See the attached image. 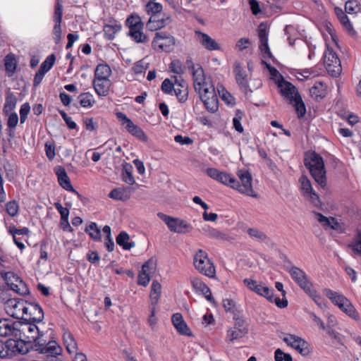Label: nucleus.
Segmentation results:
<instances>
[{"instance_id":"obj_33","label":"nucleus","mask_w":361,"mask_h":361,"mask_svg":"<svg viewBox=\"0 0 361 361\" xmlns=\"http://www.w3.org/2000/svg\"><path fill=\"white\" fill-rule=\"evenodd\" d=\"M207 111L215 113L219 109V99L216 94H212V97L204 98L201 100Z\"/></svg>"},{"instance_id":"obj_9","label":"nucleus","mask_w":361,"mask_h":361,"mask_svg":"<svg viewBox=\"0 0 361 361\" xmlns=\"http://www.w3.org/2000/svg\"><path fill=\"white\" fill-rule=\"evenodd\" d=\"M233 73L240 90L245 94H247L248 92L252 93V90L249 87L247 75L238 61H235L233 63Z\"/></svg>"},{"instance_id":"obj_38","label":"nucleus","mask_w":361,"mask_h":361,"mask_svg":"<svg viewBox=\"0 0 361 361\" xmlns=\"http://www.w3.org/2000/svg\"><path fill=\"white\" fill-rule=\"evenodd\" d=\"M25 301L23 299H10L8 300V305L12 307L14 310L22 311L23 314H27L28 307L24 305ZM26 302H27L26 301Z\"/></svg>"},{"instance_id":"obj_17","label":"nucleus","mask_w":361,"mask_h":361,"mask_svg":"<svg viewBox=\"0 0 361 361\" xmlns=\"http://www.w3.org/2000/svg\"><path fill=\"white\" fill-rule=\"evenodd\" d=\"M193 85L195 92H200L206 82L204 73L200 64L197 63V68L192 71Z\"/></svg>"},{"instance_id":"obj_49","label":"nucleus","mask_w":361,"mask_h":361,"mask_svg":"<svg viewBox=\"0 0 361 361\" xmlns=\"http://www.w3.org/2000/svg\"><path fill=\"white\" fill-rule=\"evenodd\" d=\"M137 43H145L148 41L147 36L142 32L143 23L138 15H137Z\"/></svg>"},{"instance_id":"obj_46","label":"nucleus","mask_w":361,"mask_h":361,"mask_svg":"<svg viewBox=\"0 0 361 361\" xmlns=\"http://www.w3.org/2000/svg\"><path fill=\"white\" fill-rule=\"evenodd\" d=\"M192 286L193 288L197 291L200 292L202 294H206L207 292H209V288L200 279L197 278H195L191 281Z\"/></svg>"},{"instance_id":"obj_36","label":"nucleus","mask_w":361,"mask_h":361,"mask_svg":"<svg viewBox=\"0 0 361 361\" xmlns=\"http://www.w3.org/2000/svg\"><path fill=\"white\" fill-rule=\"evenodd\" d=\"M310 92L312 97H314L317 100L323 99L325 97V88L322 82H319L310 89Z\"/></svg>"},{"instance_id":"obj_60","label":"nucleus","mask_w":361,"mask_h":361,"mask_svg":"<svg viewBox=\"0 0 361 361\" xmlns=\"http://www.w3.org/2000/svg\"><path fill=\"white\" fill-rule=\"evenodd\" d=\"M299 345H297L295 349L302 356H307L310 354L309 343L305 340H300Z\"/></svg>"},{"instance_id":"obj_58","label":"nucleus","mask_w":361,"mask_h":361,"mask_svg":"<svg viewBox=\"0 0 361 361\" xmlns=\"http://www.w3.org/2000/svg\"><path fill=\"white\" fill-rule=\"evenodd\" d=\"M156 266L154 264L152 259H148L147 262L144 263L142 267V275H145V273L151 276L155 270Z\"/></svg>"},{"instance_id":"obj_53","label":"nucleus","mask_w":361,"mask_h":361,"mask_svg":"<svg viewBox=\"0 0 361 361\" xmlns=\"http://www.w3.org/2000/svg\"><path fill=\"white\" fill-rule=\"evenodd\" d=\"M161 284L157 281H153L152 286H151V293H150V297L152 300H158L160 294H161Z\"/></svg>"},{"instance_id":"obj_4","label":"nucleus","mask_w":361,"mask_h":361,"mask_svg":"<svg viewBox=\"0 0 361 361\" xmlns=\"http://www.w3.org/2000/svg\"><path fill=\"white\" fill-rule=\"evenodd\" d=\"M45 333L41 330L36 341L32 343L30 350L38 351L40 353L47 355V357L59 355L62 353V348L54 340H48L44 338Z\"/></svg>"},{"instance_id":"obj_31","label":"nucleus","mask_w":361,"mask_h":361,"mask_svg":"<svg viewBox=\"0 0 361 361\" xmlns=\"http://www.w3.org/2000/svg\"><path fill=\"white\" fill-rule=\"evenodd\" d=\"M63 339L67 351L69 353H74L77 349V343L73 334L69 331H66L63 335Z\"/></svg>"},{"instance_id":"obj_62","label":"nucleus","mask_w":361,"mask_h":361,"mask_svg":"<svg viewBox=\"0 0 361 361\" xmlns=\"http://www.w3.org/2000/svg\"><path fill=\"white\" fill-rule=\"evenodd\" d=\"M223 306L226 312H230L234 315V313H238L235 307V302L231 299H224L223 300Z\"/></svg>"},{"instance_id":"obj_14","label":"nucleus","mask_w":361,"mask_h":361,"mask_svg":"<svg viewBox=\"0 0 361 361\" xmlns=\"http://www.w3.org/2000/svg\"><path fill=\"white\" fill-rule=\"evenodd\" d=\"M171 322L179 334L189 337L193 336L192 332L184 321L183 315L180 313L173 314L171 317Z\"/></svg>"},{"instance_id":"obj_30","label":"nucleus","mask_w":361,"mask_h":361,"mask_svg":"<svg viewBox=\"0 0 361 361\" xmlns=\"http://www.w3.org/2000/svg\"><path fill=\"white\" fill-rule=\"evenodd\" d=\"M292 104L295 109L298 117L301 118L305 116L306 114V106L299 92H297V94H295V97L293 99Z\"/></svg>"},{"instance_id":"obj_3","label":"nucleus","mask_w":361,"mask_h":361,"mask_svg":"<svg viewBox=\"0 0 361 361\" xmlns=\"http://www.w3.org/2000/svg\"><path fill=\"white\" fill-rule=\"evenodd\" d=\"M243 283L251 290L254 291L259 295L264 297L269 302H274L279 308H285L288 306V302L286 298L280 299L279 297L274 298L273 289H270L267 286L258 284L255 280L245 279Z\"/></svg>"},{"instance_id":"obj_16","label":"nucleus","mask_w":361,"mask_h":361,"mask_svg":"<svg viewBox=\"0 0 361 361\" xmlns=\"http://www.w3.org/2000/svg\"><path fill=\"white\" fill-rule=\"evenodd\" d=\"M196 35L198 37L200 44L207 50L214 51L221 49L220 45L209 35L201 31H196Z\"/></svg>"},{"instance_id":"obj_51","label":"nucleus","mask_w":361,"mask_h":361,"mask_svg":"<svg viewBox=\"0 0 361 361\" xmlns=\"http://www.w3.org/2000/svg\"><path fill=\"white\" fill-rule=\"evenodd\" d=\"M299 180L301 184V190L303 192V195L314 191L310 180L305 175H302Z\"/></svg>"},{"instance_id":"obj_1","label":"nucleus","mask_w":361,"mask_h":361,"mask_svg":"<svg viewBox=\"0 0 361 361\" xmlns=\"http://www.w3.org/2000/svg\"><path fill=\"white\" fill-rule=\"evenodd\" d=\"M304 165L310 171L316 183L324 188L326 185V171L322 157L316 152H307L304 158Z\"/></svg>"},{"instance_id":"obj_13","label":"nucleus","mask_w":361,"mask_h":361,"mask_svg":"<svg viewBox=\"0 0 361 361\" xmlns=\"http://www.w3.org/2000/svg\"><path fill=\"white\" fill-rule=\"evenodd\" d=\"M18 321H13L10 319H0V336H12L16 340L18 336V326L16 325Z\"/></svg>"},{"instance_id":"obj_41","label":"nucleus","mask_w":361,"mask_h":361,"mask_svg":"<svg viewBox=\"0 0 361 361\" xmlns=\"http://www.w3.org/2000/svg\"><path fill=\"white\" fill-rule=\"evenodd\" d=\"M155 0L149 1L145 5V11L148 14L151 15H159L161 14L163 6L159 3L154 2Z\"/></svg>"},{"instance_id":"obj_5","label":"nucleus","mask_w":361,"mask_h":361,"mask_svg":"<svg viewBox=\"0 0 361 361\" xmlns=\"http://www.w3.org/2000/svg\"><path fill=\"white\" fill-rule=\"evenodd\" d=\"M195 267L202 274L213 278L215 276V267L213 263L207 257V254L202 250H199L195 257L193 262Z\"/></svg>"},{"instance_id":"obj_24","label":"nucleus","mask_w":361,"mask_h":361,"mask_svg":"<svg viewBox=\"0 0 361 361\" xmlns=\"http://www.w3.org/2000/svg\"><path fill=\"white\" fill-rule=\"evenodd\" d=\"M4 61L6 74L8 77H11L15 73L17 68L16 55L11 52L5 56Z\"/></svg>"},{"instance_id":"obj_64","label":"nucleus","mask_w":361,"mask_h":361,"mask_svg":"<svg viewBox=\"0 0 361 361\" xmlns=\"http://www.w3.org/2000/svg\"><path fill=\"white\" fill-rule=\"evenodd\" d=\"M54 207L61 214V220H66L68 219L69 209L68 208L63 207L59 202H55Z\"/></svg>"},{"instance_id":"obj_15","label":"nucleus","mask_w":361,"mask_h":361,"mask_svg":"<svg viewBox=\"0 0 361 361\" xmlns=\"http://www.w3.org/2000/svg\"><path fill=\"white\" fill-rule=\"evenodd\" d=\"M30 307H28V313L30 315L29 318L24 319L25 321L32 322L34 323H40L44 319V312L41 306L35 302H28Z\"/></svg>"},{"instance_id":"obj_40","label":"nucleus","mask_w":361,"mask_h":361,"mask_svg":"<svg viewBox=\"0 0 361 361\" xmlns=\"http://www.w3.org/2000/svg\"><path fill=\"white\" fill-rule=\"evenodd\" d=\"M79 103L81 106L85 108H90L94 104L93 96L90 92L81 93L78 97Z\"/></svg>"},{"instance_id":"obj_37","label":"nucleus","mask_w":361,"mask_h":361,"mask_svg":"<svg viewBox=\"0 0 361 361\" xmlns=\"http://www.w3.org/2000/svg\"><path fill=\"white\" fill-rule=\"evenodd\" d=\"M289 273L293 280L297 284L299 283L300 282H302V281L303 280H306V278L307 277V274L303 270L295 266H293L290 268V269L289 270Z\"/></svg>"},{"instance_id":"obj_12","label":"nucleus","mask_w":361,"mask_h":361,"mask_svg":"<svg viewBox=\"0 0 361 361\" xmlns=\"http://www.w3.org/2000/svg\"><path fill=\"white\" fill-rule=\"evenodd\" d=\"M276 84L279 88L281 94L288 99L290 101V103H293V99L295 97L297 92H298L295 86L290 82L286 80L284 78L276 80Z\"/></svg>"},{"instance_id":"obj_21","label":"nucleus","mask_w":361,"mask_h":361,"mask_svg":"<svg viewBox=\"0 0 361 361\" xmlns=\"http://www.w3.org/2000/svg\"><path fill=\"white\" fill-rule=\"evenodd\" d=\"M334 12L340 22L344 28L348 32L350 35H353L356 33L354 30L352 23H350L349 18L345 13L342 8L339 7H335Z\"/></svg>"},{"instance_id":"obj_45","label":"nucleus","mask_w":361,"mask_h":361,"mask_svg":"<svg viewBox=\"0 0 361 361\" xmlns=\"http://www.w3.org/2000/svg\"><path fill=\"white\" fill-rule=\"evenodd\" d=\"M243 116H244V112L243 111H241L240 109H237L235 111V117L233 118V128L239 133H243V130H244L243 127L240 122Z\"/></svg>"},{"instance_id":"obj_11","label":"nucleus","mask_w":361,"mask_h":361,"mask_svg":"<svg viewBox=\"0 0 361 361\" xmlns=\"http://www.w3.org/2000/svg\"><path fill=\"white\" fill-rule=\"evenodd\" d=\"M54 172L58 178V182L59 185L68 192L75 193L78 198L81 199L82 195L74 189L73 187L71 180L65 170L61 166H57L54 168Z\"/></svg>"},{"instance_id":"obj_44","label":"nucleus","mask_w":361,"mask_h":361,"mask_svg":"<svg viewBox=\"0 0 361 361\" xmlns=\"http://www.w3.org/2000/svg\"><path fill=\"white\" fill-rule=\"evenodd\" d=\"M126 26L129 28L127 32L128 36L135 40V14L131 13L126 20Z\"/></svg>"},{"instance_id":"obj_34","label":"nucleus","mask_w":361,"mask_h":361,"mask_svg":"<svg viewBox=\"0 0 361 361\" xmlns=\"http://www.w3.org/2000/svg\"><path fill=\"white\" fill-rule=\"evenodd\" d=\"M325 67L329 74L334 78L338 77L342 71L340 60H335L334 63L326 62Z\"/></svg>"},{"instance_id":"obj_19","label":"nucleus","mask_w":361,"mask_h":361,"mask_svg":"<svg viewBox=\"0 0 361 361\" xmlns=\"http://www.w3.org/2000/svg\"><path fill=\"white\" fill-rule=\"evenodd\" d=\"M133 188L123 187L113 189L109 194V197L111 199L121 201H126L130 199Z\"/></svg>"},{"instance_id":"obj_56","label":"nucleus","mask_w":361,"mask_h":361,"mask_svg":"<svg viewBox=\"0 0 361 361\" xmlns=\"http://www.w3.org/2000/svg\"><path fill=\"white\" fill-rule=\"evenodd\" d=\"M275 361H293L290 354L284 353L281 349L277 348L274 352Z\"/></svg>"},{"instance_id":"obj_23","label":"nucleus","mask_w":361,"mask_h":361,"mask_svg":"<svg viewBox=\"0 0 361 361\" xmlns=\"http://www.w3.org/2000/svg\"><path fill=\"white\" fill-rule=\"evenodd\" d=\"M109 79H94L93 86L95 92L99 96H106L109 92L110 87Z\"/></svg>"},{"instance_id":"obj_27","label":"nucleus","mask_w":361,"mask_h":361,"mask_svg":"<svg viewBox=\"0 0 361 361\" xmlns=\"http://www.w3.org/2000/svg\"><path fill=\"white\" fill-rule=\"evenodd\" d=\"M133 173V166L129 163L124 162L122 164V180L128 184L133 185L135 183Z\"/></svg>"},{"instance_id":"obj_2","label":"nucleus","mask_w":361,"mask_h":361,"mask_svg":"<svg viewBox=\"0 0 361 361\" xmlns=\"http://www.w3.org/2000/svg\"><path fill=\"white\" fill-rule=\"evenodd\" d=\"M36 324L29 321H18L16 324L18 326V336H16L15 341H18L19 343L21 341L25 344V345L22 344L23 349L25 350V355L30 350L32 343L34 341H36L37 336L41 333L40 328Z\"/></svg>"},{"instance_id":"obj_6","label":"nucleus","mask_w":361,"mask_h":361,"mask_svg":"<svg viewBox=\"0 0 361 361\" xmlns=\"http://www.w3.org/2000/svg\"><path fill=\"white\" fill-rule=\"evenodd\" d=\"M158 216L165 222L169 230L174 233L185 234L192 230L191 224L179 218H174L163 213H158Z\"/></svg>"},{"instance_id":"obj_54","label":"nucleus","mask_w":361,"mask_h":361,"mask_svg":"<svg viewBox=\"0 0 361 361\" xmlns=\"http://www.w3.org/2000/svg\"><path fill=\"white\" fill-rule=\"evenodd\" d=\"M344 312L348 316L353 318L355 321L360 320V316L358 312H357L355 307L353 305V304L350 302L349 300L347 302L346 308H345Z\"/></svg>"},{"instance_id":"obj_10","label":"nucleus","mask_w":361,"mask_h":361,"mask_svg":"<svg viewBox=\"0 0 361 361\" xmlns=\"http://www.w3.org/2000/svg\"><path fill=\"white\" fill-rule=\"evenodd\" d=\"M237 175L241 182L239 192L247 196L257 197L258 195L253 190L252 185V176L251 173L247 170L240 169L238 171Z\"/></svg>"},{"instance_id":"obj_22","label":"nucleus","mask_w":361,"mask_h":361,"mask_svg":"<svg viewBox=\"0 0 361 361\" xmlns=\"http://www.w3.org/2000/svg\"><path fill=\"white\" fill-rule=\"evenodd\" d=\"M17 104V97L10 89H8L5 93V103L3 108V112L6 116L16 108Z\"/></svg>"},{"instance_id":"obj_43","label":"nucleus","mask_w":361,"mask_h":361,"mask_svg":"<svg viewBox=\"0 0 361 361\" xmlns=\"http://www.w3.org/2000/svg\"><path fill=\"white\" fill-rule=\"evenodd\" d=\"M247 333L248 329H239L236 330L229 329L227 331V337L229 338V341L232 342L234 340L243 338Z\"/></svg>"},{"instance_id":"obj_50","label":"nucleus","mask_w":361,"mask_h":361,"mask_svg":"<svg viewBox=\"0 0 361 361\" xmlns=\"http://www.w3.org/2000/svg\"><path fill=\"white\" fill-rule=\"evenodd\" d=\"M324 64L326 62H330V63H334L335 59L336 61L340 60L338 57L337 54L334 51L333 48H331L329 44H326V49L324 53Z\"/></svg>"},{"instance_id":"obj_29","label":"nucleus","mask_w":361,"mask_h":361,"mask_svg":"<svg viewBox=\"0 0 361 361\" xmlns=\"http://www.w3.org/2000/svg\"><path fill=\"white\" fill-rule=\"evenodd\" d=\"M324 293L326 296L331 300L332 303H334L336 306L340 305L342 302H345L346 303L348 300V299L343 295L340 294L329 288L324 289Z\"/></svg>"},{"instance_id":"obj_32","label":"nucleus","mask_w":361,"mask_h":361,"mask_svg":"<svg viewBox=\"0 0 361 361\" xmlns=\"http://www.w3.org/2000/svg\"><path fill=\"white\" fill-rule=\"evenodd\" d=\"M203 231H204V233L211 238L220 239L223 240H229V237L226 233L216 228L207 226V228H203Z\"/></svg>"},{"instance_id":"obj_61","label":"nucleus","mask_w":361,"mask_h":361,"mask_svg":"<svg viewBox=\"0 0 361 361\" xmlns=\"http://www.w3.org/2000/svg\"><path fill=\"white\" fill-rule=\"evenodd\" d=\"M171 71L176 74H183L184 73V68L181 61L178 59L173 60L170 63Z\"/></svg>"},{"instance_id":"obj_48","label":"nucleus","mask_w":361,"mask_h":361,"mask_svg":"<svg viewBox=\"0 0 361 361\" xmlns=\"http://www.w3.org/2000/svg\"><path fill=\"white\" fill-rule=\"evenodd\" d=\"M56 61V56L54 54L49 55L40 65L39 69L42 72L47 73L54 66Z\"/></svg>"},{"instance_id":"obj_26","label":"nucleus","mask_w":361,"mask_h":361,"mask_svg":"<svg viewBox=\"0 0 361 361\" xmlns=\"http://www.w3.org/2000/svg\"><path fill=\"white\" fill-rule=\"evenodd\" d=\"M130 236L126 231H121L116 238V243L123 250H128L134 247V242H130Z\"/></svg>"},{"instance_id":"obj_55","label":"nucleus","mask_w":361,"mask_h":361,"mask_svg":"<svg viewBox=\"0 0 361 361\" xmlns=\"http://www.w3.org/2000/svg\"><path fill=\"white\" fill-rule=\"evenodd\" d=\"M19 206L16 200L8 202L6 204V210L8 215L15 216L18 212Z\"/></svg>"},{"instance_id":"obj_52","label":"nucleus","mask_w":361,"mask_h":361,"mask_svg":"<svg viewBox=\"0 0 361 361\" xmlns=\"http://www.w3.org/2000/svg\"><path fill=\"white\" fill-rule=\"evenodd\" d=\"M12 290L20 295H26L29 294V289L26 283L21 279L14 286H12Z\"/></svg>"},{"instance_id":"obj_18","label":"nucleus","mask_w":361,"mask_h":361,"mask_svg":"<svg viewBox=\"0 0 361 361\" xmlns=\"http://www.w3.org/2000/svg\"><path fill=\"white\" fill-rule=\"evenodd\" d=\"M169 17L163 18L161 14L151 15L147 23V27L151 31L157 30L169 25Z\"/></svg>"},{"instance_id":"obj_25","label":"nucleus","mask_w":361,"mask_h":361,"mask_svg":"<svg viewBox=\"0 0 361 361\" xmlns=\"http://www.w3.org/2000/svg\"><path fill=\"white\" fill-rule=\"evenodd\" d=\"M116 115L121 125L123 126L133 135H135V125L133 123V121L122 112H117Z\"/></svg>"},{"instance_id":"obj_63","label":"nucleus","mask_w":361,"mask_h":361,"mask_svg":"<svg viewBox=\"0 0 361 361\" xmlns=\"http://www.w3.org/2000/svg\"><path fill=\"white\" fill-rule=\"evenodd\" d=\"M63 16V6L58 1L56 2L54 8V23H61Z\"/></svg>"},{"instance_id":"obj_59","label":"nucleus","mask_w":361,"mask_h":361,"mask_svg":"<svg viewBox=\"0 0 361 361\" xmlns=\"http://www.w3.org/2000/svg\"><path fill=\"white\" fill-rule=\"evenodd\" d=\"M247 233L252 238H257L260 240L264 241L268 238L267 235L262 231L256 228H250L247 230Z\"/></svg>"},{"instance_id":"obj_20","label":"nucleus","mask_w":361,"mask_h":361,"mask_svg":"<svg viewBox=\"0 0 361 361\" xmlns=\"http://www.w3.org/2000/svg\"><path fill=\"white\" fill-rule=\"evenodd\" d=\"M175 85L178 86V87H175L173 91L174 93L180 103H185L188 98V85H186L184 80H181L179 82L176 78Z\"/></svg>"},{"instance_id":"obj_57","label":"nucleus","mask_w":361,"mask_h":361,"mask_svg":"<svg viewBox=\"0 0 361 361\" xmlns=\"http://www.w3.org/2000/svg\"><path fill=\"white\" fill-rule=\"evenodd\" d=\"M288 337H286L283 339V341L287 343L288 345L292 347L294 349H296L297 345H299L300 343H299L300 340H304L303 338L295 336L294 334H288Z\"/></svg>"},{"instance_id":"obj_28","label":"nucleus","mask_w":361,"mask_h":361,"mask_svg":"<svg viewBox=\"0 0 361 361\" xmlns=\"http://www.w3.org/2000/svg\"><path fill=\"white\" fill-rule=\"evenodd\" d=\"M111 73V68L106 63H99L94 71V79H109Z\"/></svg>"},{"instance_id":"obj_47","label":"nucleus","mask_w":361,"mask_h":361,"mask_svg":"<svg viewBox=\"0 0 361 361\" xmlns=\"http://www.w3.org/2000/svg\"><path fill=\"white\" fill-rule=\"evenodd\" d=\"M361 10L360 4L356 0H349L345 2V11L348 13H357Z\"/></svg>"},{"instance_id":"obj_8","label":"nucleus","mask_w":361,"mask_h":361,"mask_svg":"<svg viewBox=\"0 0 361 361\" xmlns=\"http://www.w3.org/2000/svg\"><path fill=\"white\" fill-rule=\"evenodd\" d=\"M175 38L166 32H157L155 33L152 44L157 46L161 51L171 52L175 45Z\"/></svg>"},{"instance_id":"obj_35","label":"nucleus","mask_w":361,"mask_h":361,"mask_svg":"<svg viewBox=\"0 0 361 361\" xmlns=\"http://www.w3.org/2000/svg\"><path fill=\"white\" fill-rule=\"evenodd\" d=\"M0 274L11 290H12V286H14L20 279L18 276L12 271H1Z\"/></svg>"},{"instance_id":"obj_39","label":"nucleus","mask_w":361,"mask_h":361,"mask_svg":"<svg viewBox=\"0 0 361 361\" xmlns=\"http://www.w3.org/2000/svg\"><path fill=\"white\" fill-rule=\"evenodd\" d=\"M85 231L94 240L99 241L102 238L101 231L97 227V224L94 222H91V224L86 227Z\"/></svg>"},{"instance_id":"obj_7","label":"nucleus","mask_w":361,"mask_h":361,"mask_svg":"<svg viewBox=\"0 0 361 361\" xmlns=\"http://www.w3.org/2000/svg\"><path fill=\"white\" fill-rule=\"evenodd\" d=\"M22 344L25 345L21 341L20 343L15 341V339H8L6 342L0 339V358L11 357L16 354L25 355V350L23 349Z\"/></svg>"},{"instance_id":"obj_42","label":"nucleus","mask_w":361,"mask_h":361,"mask_svg":"<svg viewBox=\"0 0 361 361\" xmlns=\"http://www.w3.org/2000/svg\"><path fill=\"white\" fill-rule=\"evenodd\" d=\"M121 30V26L118 25H106L104 27V36L108 40H112L115 37L116 33Z\"/></svg>"}]
</instances>
